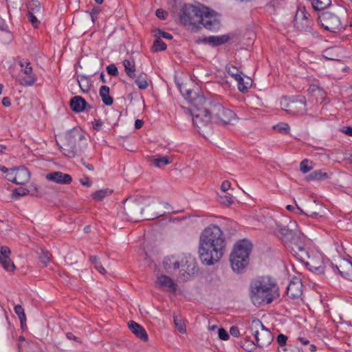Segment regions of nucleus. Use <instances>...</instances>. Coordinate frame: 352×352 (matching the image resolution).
Wrapping results in <instances>:
<instances>
[{"instance_id": "nucleus-1", "label": "nucleus", "mask_w": 352, "mask_h": 352, "mask_svg": "<svg viewBox=\"0 0 352 352\" xmlns=\"http://www.w3.org/2000/svg\"><path fill=\"white\" fill-rule=\"evenodd\" d=\"M225 248V237L219 227L210 225L203 230L199 238V254L204 264L212 265L218 262Z\"/></svg>"}, {"instance_id": "nucleus-2", "label": "nucleus", "mask_w": 352, "mask_h": 352, "mask_svg": "<svg viewBox=\"0 0 352 352\" xmlns=\"http://www.w3.org/2000/svg\"><path fill=\"white\" fill-rule=\"evenodd\" d=\"M163 203L155 197L144 199L135 198L133 201L128 199L124 201V212L131 221H138L141 219H153L163 215L164 212L159 210Z\"/></svg>"}, {"instance_id": "nucleus-3", "label": "nucleus", "mask_w": 352, "mask_h": 352, "mask_svg": "<svg viewBox=\"0 0 352 352\" xmlns=\"http://www.w3.org/2000/svg\"><path fill=\"white\" fill-rule=\"evenodd\" d=\"M198 132L210 124L212 120L219 124H233L237 118L234 111L225 108L219 103L210 102L208 110H201L195 116Z\"/></svg>"}, {"instance_id": "nucleus-4", "label": "nucleus", "mask_w": 352, "mask_h": 352, "mask_svg": "<svg viewBox=\"0 0 352 352\" xmlns=\"http://www.w3.org/2000/svg\"><path fill=\"white\" fill-rule=\"evenodd\" d=\"M279 296L276 283L269 277H261L251 282L250 298L253 304H270Z\"/></svg>"}, {"instance_id": "nucleus-5", "label": "nucleus", "mask_w": 352, "mask_h": 352, "mask_svg": "<svg viewBox=\"0 0 352 352\" xmlns=\"http://www.w3.org/2000/svg\"><path fill=\"white\" fill-rule=\"evenodd\" d=\"M63 153L69 157L80 155L86 145V139L80 129L74 128L56 140Z\"/></svg>"}, {"instance_id": "nucleus-6", "label": "nucleus", "mask_w": 352, "mask_h": 352, "mask_svg": "<svg viewBox=\"0 0 352 352\" xmlns=\"http://www.w3.org/2000/svg\"><path fill=\"white\" fill-rule=\"evenodd\" d=\"M252 244L248 240H242L235 245L230 256L232 269L234 272L241 273L249 264V255Z\"/></svg>"}, {"instance_id": "nucleus-7", "label": "nucleus", "mask_w": 352, "mask_h": 352, "mask_svg": "<svg viewBox=\"0 0 352 352\" xmlns=\"http://www.w3.org/2000/svg\"><path fill=\"white\" fill-rule=\"evenodd\" d=\"M179 89L184 98L192 105L190 111L192 116L193 124L197 128L195 116L197 112H199L201 110H208V105L210 102H206V98L198 89L197 91L192 90L187 88L186 86L180 87Z\"/></svg>"}, {"instance_id": "nucleus-8", "label": "nucleus", "mask_w": 352, "mask_h": 352, "mask_svg": "<svg viewBox=\"0 0 352 352\" xmlns=\"http://www.w3.org/2000/svg\"><path fill=\"white\" fill-rule=\"evenodd\" d=\"M250 330L254 335L257 346L263 348L269 346L274 340L271 331L258 319H254L250 323Z\"/></svg>"}, {"instance_id": "nucleus-9", "label": "nucleus", "mask_w": 352, "mask_h": 352, "mask_svg": "<svg viewBox=\"0 0 352 352\" xmlns=\"http://www.w3.org/2000/svg\"><path fill=\"white\" fill-rule=\"evenodd\" d=\"M202 6L193 5H185L180 12V21L184 25H199V20L201 12Z\"/></svg>"}, {"instance_id": "nucleus-10", "label": "nucleus", "mask_w": 352, "mask_h": 352, "mask_svg": "<svg viewBox=\"0 0 352 352\" xmlns=\"http://www.w3.org/2000/svg\"><path fill=\"white\" fill-rule=\"evenodd\" d=\"M318 21L321 26L329 32H336L341 30V22L339 17L331 12L321 13Z\"/></svg>"}, {"instance_id": "nucleus-11", "label": "nucleus", "mask_w": 352, "mask_h": 352, "mask_svg": "<svg viewBox=\"0 0 352 352\" xmlns=\"http://www.w3.org/2000/svg\"><path fill=\"white\" fill-rule=\"evenodd\" d=\"M199 20V25L201 24L205 28L209 30H217L219 28L220 23L215 12L210 10L208 8L202 6V10Z\"/></svg>"}, {"instance_id": "nucleus-12", "label": "nucleus", "mask_w": 352, "mask_h": 352, "mask_svg": "<svg viewBox=\"0 0 352 352\" xmlns=\"http://www.w3.org/2000/svg\"><path fill=\"white\" fill-rule=\"evenodd\" d=\"M309 16V14L306 13L305 8H298L294 17V26L300 31L309 32L311 21Z\"/></svg>"}, {"instance_id": "nucleus-13", "label": "nucleus", "mask_w": 352, "mask_h": 352, "mask_svg": "<svg viewBox=\"0 0 352 352\" xmlns=\"http://www.w3.org/2000/svg\"><path fill=\"white\" fill-rule=\"evenodd\" d=\"M179 277L186 280L197 271V262L191 256L185 257L180 262Z\"/></svg>"}, {"instance_id": "nucleus-14", "label": "nucleus", "mask_w": 352, "mask_h": 352, "mask_svg": "<svg viewBox=\"0 0 352 352\" xmlns=\"http://www.w3.org/2000/svg\"><path fill=\"white\" fill-rule=\"evenodd\" d=\"M19 65L21 67V71L27 75L26 77L23 78L21 84L23 86H31L36 80V77L32 74V67L30 65V63L28 60L21 59L19 61Z\"/></svg>"}, {"instance_id": "nucleus-15", "label": "nucleus", "mask_w": 352, "mask_h": 352, "mask_svg": "<svg viewBox=\"0 0 352 352\" xmlns=\"http://www.w3.org/2000/svg\"><path fill=\"white\" fill-rule=\"evenodd\" d=\"M299 237L294 236L292 238V250L294 255L302 263H305L309 258L308 252L304 248L303 243L299 241Z\"/></svg>"}, {"instance_id": "nucleus-16", "label": "nucleus", "mask_w": 352, "mask_h": 352, "mask_svg": "<svg viewBox=\"0 0 352 352\" xmlns=\"http://www.w3.org/2000/svg\"><path fill=\"white\" fill-rule=\"evenodd\" d=\"M328 268L334 272L338 271L342 277L346 279H352V263L349 261L343 260L339 265L331 263L328 265Z\"/></svg>"}, {"instance_id": "nucleus-17", "label": "nucleus", "mask_w": 352, "mask_h": 352, "mask_svg": "<svg viewBox=\"0 0 352 352\" xmlns=\"http://www.w3.org/2000/svg\"><path fill=\"white\" fill-rule=\"evenodd\" d=\"M308 259L309 260H307V261L305 263V265L309 267V270L316 274H324L327 268V270H329L328 266H326L324 264L322 256L320 255H317L314 258L309 257Z\"/></svg>"}, {"instance_id": "nucleus-18", "label": "nucleus", "mask_w": 352, "mask_h": 352, "mask_svg": "<svg viewBox=\"0 0 352 352\" xmlns=\"http://www.w3.org/2000/svg\"><path fill=\"white\" fill-rule=\"evenodd\" d=\"M302 285L298 278L292 280L287 287V295L288 297L295 299L302 295Z\"/></svg>"}, {"instance_id": "nucleus-19", "label": "nucleus", "mask_w": 352, "mask_h": 352, "mask_svg": "<svg viewBox=\"0 0 352 352\" xmlns=\"http://www.w3.org/2000/svg\"><path fill=\"white\" fill-rule=\"evenodd\" d=\"M157 285L166 291L175 292L177 290V285L173 279L166 275H160L156 280Z\"/></svg>"}, {"instance_id": "nucleus-20", "label": "nucleus", "mask_w": 352, "mask_h": 352, "mask_svg": "<svg viewBox=\"0 0 352 352\" xmlns=\"http://www.w3.org/2000/svg\"><path fill=\"white\" fill-rule=\"evenodd\" d=\"M305 106L306 102L302 98L292 100L288 112L296 115H302L306 112Z\"/></svg>"}, {"instance_id": "nucleus-21", "label": "nucleus", "mask_w": 352, "mask_h": 352, "mask_svg": "<svg viewBox=\"0 0 352 352\" xmlns=\"http://www.w3.org/2000/svg\"><path fill=\"white\" fill-rule=\"evenodd\" d=\"M70 107L73 111L80 113L86 109L87 107L91 109V107L87 104L86 100L80 96L73 97L69 102Z\"/></svg>"}, {"instance_id": "nucleus-22", "label": "nucleus", "mask_w": 352, "mask_h": 352, "mask_svg": "<svg viewBox=\"0 0 352 352\" xmlns=\"http://www.w3.org/2000/svg\"><path fill=\"white\" fill-rule=\"evenodd\" d=\"M0 171L3 173L14 176H30V173L24 166L8 168L0 165Z\"/></svg>"}, {"instance_id": "nucleus-23", "label": "nucleus", "mask_w": 352, "mask_h": 352, "mask_svg": "<svg viewBox=\"0 0 352 352\" xmlns=\"http://www.w3.org/2000/svg\"><path fill=\"white\" fill-rule=\"evenodd\" d=\"M129 329L134 333L138 338L143 341L148 340V335L145 329L140 326L138 323L133 320H131L128 323Z\"/></svg>"}, {"instance_id": "nucleus-24", "label": "nucleus", "mask_w": 352, "mask_h": 352, "mask_svg": "<svg viewBox=\"0 0 352 352\" xmlns=\"http://www.w3.org/2000/svg\"><path fill=\"white\" fill-rule=\"evenodd\" d=\"M163 265L166 273L172 274L180 267V262L174 256L166 257L163 261Z\"/></svg>"}, {"instance_id": "nucleus-25", "label": "nucleus", "mask_w": 352, "mask_h": 352, "mask_svg": "<svg viewBox=\"0 0 352 352\" xmlns=\"http://www.w3.org/2000/svg\"><path fill=\"white\" fill-rule=\"evenodd\" d=\"M149 162L151 165L157 167L162 168L166 165H168L172 162V159L166 155H157L155 156H152L149 159Z\"/></svg>"}, {"instance_id": "nucleus-26", "label": "nucleus", "mask_w": 352, "mask_h": 352, "mask_svg": "<svg viewBox=\"0 0 352 352\" xmlns=\"http://www.w3.org/2000/svg\"><path fill=\"white\" fill-rule=\"evenodd\" d=\"M229 39V36L227 35L222 36H210L206 37L203 39V41L206 43L212 45V46H218L226 43Z\"/></svg>"}, {"instance_id": "nucleus-27", "label": "nucleus", "mask_w": 352, "mask_h": 352, "mask_svg": "<svg viewBox=\"0 0 352 352\" xmlns=\"http://www.w3.org/2000/svg\"><path fill=\"white\" fill-rule=\"evenodd\" d=\"M99 94L104 104L109 106L113 104V99L109 95V87L107 85H102L99 90Z\"/></svg>"}, {"instance_id": "nucleus-28", "label": "nucleus", "mask_w": 352, "mask_h": 352, "mask_svg": "<svg viewBox=\"0 0 352 352\" xmlns=\"http://www.w3.org/2000/svg\"><path fill=\"white\" fill-rule=\"evenodd\" d=\"M123 65L124 67V71L127 76L130 78H135V61L133 59L128 60L125 59L123 61Z\"/></svg>"}, {"instance_id": "nucleus-29", "label": "nucleus", "mask_w": 352, "mask_h": 352, "mask_svg": "<svg viewBox=\"0 0 352 352\" xmlns=\"http://www.w3.org/2000/svg\"><path fill=\"white\" fill-rule=\"evenodd\" d=\"M240 346L248 352H254L256 349L257 344L246 338L240 342Z\"/></svg>"}, {"instance_id": "nucleus-30", "label": "nucleus", "mask_w": 352, "mask_h": 352, "mask_svg": "<svg viewBox=\"0 0 352 352\" xmlns=\"http://www.w3.org/2000/svg\"><path fill=\"white\" fill-rule=\"evenodd\" d=\"M174 324L177 330L182 333H185L186 328L183 318L179 315H175L173 318Z\"/></svg>"}, {"instance_id": "nucleus-31", "label": "nucleus", "mask_w": 352, "mask_h": 352, "mask_svg": "<svg viewBox=\"0 0 352 352\" xmlns=\"http://www.w3.org/2000/svg\"><path fill=\"white\" fill-rule=\"evenodd\" d=\"M227 72L232 76L236 81H243V77L241 76V72H239L238 68L233 65L227 66Z\"/></svg>"}, {"instance_id": "nucleus-32", "label": "nucleus", "mask_w": 352, "mask_h": 352, "mask_svg": "<svg viewBox=\"0 0 352 352\" xmlns=\"http://www.w3.org/2000/svg\"><path fill=\"white\" fill-rule=\"evenodd\" d=\"M89 261L92 265H94L95 269L100 274H104L106 273L105 269L100 262L99 258L96 256H91L89 257Z\"/></svg>"}, {"instance_id": "nucleus-33", "label": "nucleus", "mask_w": 352, "mask_h": 352, "mask_svg": "<svg viewBox=\"0 0 352 352\" xmlns=\"http://www.w3.org/2000/svg\"><path fill=\"white\" fill-rule=\"evenodd\" d=\"M331 3V0H314L312 6L316 10H322L329 6Z\"/></svg>"}, {"instance_id": "nucleus-34", "label": "nucleus", "mask_w": 352, "mask_h": 352, "mask_svg": "<svg viewBox=\"0 0 352 352\" xmlns=\"http://www.w3.org/2000/svg\"><path fill=\"white\" fill-rule=\"evenodd\" d=\"M314 164L309 160H303L300 164V170L302 173L305 174L314 168Z\"/></svg>"}, {"instance_id": "nucleus-35", "label": "nucleus", "mask_w": 352, "mask_h": 352, "mask_svg": "<svg viewBox=\"0 0 352 352\" xmlns=\"http://www.w3.org/2000/svg\"><path fill=\"white\" fill-rule=\"evenodd\" d=\"M112 190L110 189H102L96 191L92 195L93 199L96 201H101L105 197L111 195Z\"/></svg>"}, {"instance_id": "nucleus-36", "label": "nucleus", "mask_w": 352, "mask_h": 352, "mask_svg": "<svg viewBox=\"0 0 352 352\" xmlns=\"http://www.w3.org/2000/svg\"><path fill=\"white\" fill-rule=\"evenodd\" d=\"M15 314L18 316L21 327H23L24 324H25L26 322V316L24 312L23 309L20 305H17L14 308Z\"/></svg>"}, {"instance_id": "nucleus-37", "label": "nucleus", "mask_w": 352, "mask_h": 352, "mask_svg": "<svg viewBox=\"0 0 352 352\" xmlns=\"http://www.w3.org/2000/svg\"><path fill=\"white\" fill-rule=\"evenodd\" d=\"M219 201L226 206H229L233 203L232 195L230 192H228L226 195H219Z\"/></svg>"}, {"instance_id": "nucleus-38", "label": "nucleus", "mask_w": 352, "mask_h": 352, "mask_svg": "<svg viewBox=\"0 0 352 352\" xmlns=\"http://www.w3.org/2000/svg\"><path fill=\"white\" fill-rule=\"evenodd\" d=\"M28 12L38 13L41 10V4L37 0H32L28 4Z\"/></svg>"}, {"instance_id": "nucleus-39", "label": "nucleus", "mask_w": 352, "mask_h": 352, "mask_svg": "<svg viewBox=\"0 0 352 352\" xmlns=\"http://www.w3.org/2000/svg\"><path fill=\"white\" fill-rule=\"evenodd\" d=\"M238 82V89L241 92L248 91V89L252 85V80L250 78H247L246 80H244L243 78V81H237Z\"/></svg>"}, {"instance_id": "nucleus-40", "label": "nucleus", "mask_w": 352, "mask_h": 352, "mask_svg": "<svg viewBox=\"0 0 352 352\" xmlns=\"http://www.w3.org/2000/svg\"><path fill=\"white\" fill-rule=\"evenodd\" d=\"M38 258L44 266H47L50 261L51 254L48 251L42 249L39 253Z\"/></svg>"}, {"instance_id": "nucleus-41", "label": "nucleus", "mask_w": 352, "mask_h": 352, "mask_svg": "<svg viewBox=\"0 0 352 352\" xmlns=\"http://www.w3.org/2000/svg\"><path fill=\"white\" fill-rule=\"evenodd\" d=\"M3 267L7 271H12L15 269L14 263L10 258V256L6 257L3 259L0 260Z\"/></svg>"}, {"instance_id": "nucleus-42", "label": "nucleus", "mask_w": 352, "mask_h": 352, "mask_svg": "<svg viewBox=\"0 0 352 352\" xmlns=\"http://www.w3.org/2000/svg\"><path fill=\"white\" fill-rule=\"evenodd\" d=\"M49 182L60 184H69L72 177H47Z\"/></svg>"}, {"instance_id": "nucleus-43", "label": "nucleus", "mask_w": 352, "mask_h": 352, "mask_svg": "<svg viewBox=\"0 0 352 352\" xmlns=\"http://www.w3.org/2000/svg\"><path fill=\"white\" fill-rule=\"evenodd\" d=\"M166 49V43L159 37L154 41L153 45V50L155 52L163 51Z\"/></svg>"}, {"instance_id": "nucleus-44", "label": "nucleus", "mask_w": 352, "mask_h": 352, "mask_svg": "<svg viewBox=\"0 0 352 352\" xmlns=\"http://www.w3.org/2000/svg\"><path fill=\"white\" fill-rule=\"evenodd\" d=\"M79 87L83 92H87L89 91L88 80L85 76H80L77 79Z\"/></svg>"}, {"instance_id": "nucleus-45", "label": "nucleus", "mask_w": 352, "mask_h": 352, "mask_svg": "<svg viewBox=\"0 0 352 352\" xmlns=\"http://www.w3.org/2000/svg\"><path fill=\"white\" fill-rule=\"evenodd\" d=\"M274 129L277 130L278 132L287 134L289 133V126L287 123L281 122L274 126Z\"/></svg>"}, {"instance_id": "nucleus-46", "label": "nucleus", "mask_w": 352, "mask_h": 352, "mask_svg": "<svg viewBox=\"0 0 352 352\" xmlns=\"http://www.w3.org/2000/svg\"><path fill=\"white\" fill-rule=\"evenodd\" d=\"M135 82L140 89H144L147 88L148 85L147 80L144 78H142V76H138L137 79H135Z\"/></svg>"}, {"instance_id": "nucleus-47", "label": "nucleus", "mask_w": 352, "mask_h": 352, "mask_svg": "<svg viewBox=\"0 0 352 352\" xmlns=\"http://www.w3.org/2000/svg\"><path fill=\"white\" fill-rule=\"evenodd\" d=\"M287 339H288L287 337L283 334H279L277 336L276 340L279 344L278 349H283V348L288 346L289 344H287Z\"/></svg>"}, {"instance_id": "nucleus-48", "label": "nucleus", "mask_w": 352, "mask_h": 352, "mask_svg": "<svg viewBox=\"0 0 352 352\" xmlns=\"http://www.w3.org/2000/svg\"><path fill=\"white\" fill-rule=\"evenodd\" d=\"M29 192V190L25 188L19 187L13 190L12 195L14 197H21L26 195Z\"/></svg>"}, {"instance_id": "nucleus-49", "label": "nucleus", "mask_w": 352, "mask_h": 352, "mask_svg": "<svg viewBox=\"0 0 352 352\" xmlns=\"http://www.w3.org/2000/svg\"><path fill=\"white\" fill-rule=\"evenodd\" d=\"M278 352H300V350L294 345L289 344L287 347L278 349Z\"/></svg>"}, {"instance_id": "nucleus-50", "label": "nucleus", "mask_w": 352, "mask_h": 352, "mask_svg": "<svg viewBox=\"0 0 352 352\" xmlns=\"http://www.w3.org/2000/svg\"><path fill=\"white\" fill-rule=\"evenodd\" d=\"M11 251L7 246H2L0 250V260L10 256Z\"/></svg>"}, {"instance_id": "nucleus-51", "label": "nucleus", "mask_w": 352, "mask_h": 352, "mask_svg": "<svg viewBox=\"0 0 352 352\" xmlns=\"http://www.w3.org/2000/svg\"><path fill=\"white\" fill-rule=\"evenodd\" d=\"M107 72L109 75L113 76H117L118 75V68L113 64H111L107 67Z\"/></svg>"}, {"instance_id": "nucleus-52", "label": "nucleus", "mask_w": 352, "mask_h": 352, "mask_svg": "<svg viewBox=\"0 0 352 352\" xmlns=\"http://www.w3.org/2000/svg\"><path fill=\"white\" fill-rule=\"evenodd\" d=\"M291 104V101H289L286 97H283L280 100V106L281 108L288 112L289 107Z\"/></svg>"}, {"instance_id": "nucleus-53", "label": "nucleus", "mask_w": 352, "mask_h": 352, "mask_svg": "<svg viewBox=\"0 0 352 352\" xmlns=\"http://www.w3.org/2000/svg\"><path fill=\"white\" fill-rule=\"evenodd\" d=\"M221 189L222 192L225 193L229 190H230L231 191L233 190V189L231 188V182L228 180H225L222 182L221 185Z\"/></svg>"}, {"instance_id": "nucleus-54", "label": "nucleus", "mask_w": 352, "mask_h": 352, "mask_svg": "<svg viewBox=\"0 0 352 352\" xmlns=\"http://www.w3.org/2000/svg\"><path fill=\"white\" fill-rule=\"evenodd\" d=\"M219 338L223 340H228L229 339V334L223 328H220L218 331Z\"/></svg>"}, {"instance_id": "nucleus-55", "label": "nucleus", "mask_w": 352, "mask_h": 352, "mask_svg": "<svg viewBox=\"0 0 352 352\" xmlns=\"http://www.w3.org/2000/svg\"><path fill=\"white\" fill-rule=\"evenodd\" d=\"M34 14L35 13L28 12V19L30 20V21L32 23V24L34 27H37L39 22L37 20L36 17L35 16Z\"/></svg>"}, {"instance_id": "nucleus-56", "label": "nucleus", "mask_w": 352, "mask_h": 352, "mask_svg": "<svg viewBox=\"0 0 352 352\" xmlns=\"http://www.w3.org/2000/svg\"><path fill=\"white\" fill-rule=\"evenodd\" d=\"M155 36H158L160 38V37H162V38H164L166 39H169V40L173 38V36L170 34L164 32L161 30H158L157 35L156 34Z\"/></svg>"}, {"instance_id": "nucleus-57", "label": "nucleus", "mask_w": 352, "mask_h": 352, "mask_svg": "<svg viewBox=\"0 0 352 352\" xmlns=\"http://www.w3.org/2000/svg\"><path fill=\"white\" fill-rule=\"evenodd\" d=\"M20 179H18V177H12V179H10V181H11L13 183H15L16 184H25L27 182H28V179L25 177H20L19 178Z\"/></svg>"}, {"instance_id": "nucleus-58", "label": "nucleus", "mask_w": 352, "mask_h": 352, "mask_svg": "<svg viewBox=\"0 0 352 352\" xmlns=\"http://www.w3.org/2000/svg\"><path fill=\"white\" fill-rule=\"evenodd\" d=\"M156 16L161 19H165L167 12L162 9H157L155 12Z\"/></svg>"}, {"instance_id": "nucleus-59", "label": "nucleus", "mask_w": 352, "mask_h": 352, "mask_svg": "<svg viewBox=\"0 0 352 352\" xmlns=\"http://www.w3.org/2000/svg\"><path fill=\"white\" fill-rule=\"evenodd\" d=\"M230 333L234 337H238L239 336V330L236 326H232L230 327Z\"/></svg>"}, {"instance_id": "nucleus-60", "label": "nucleus", "mask_w": 352, "mask_h": 352, "mask_svg": "<svg viewBox=\"0 0 352 352\" xmlns=\"http://www.w3.org/2000/svg\"><path fill=\"white\" fill-rule=\"evenodd\" d=\"M309 91H310L311 92H316V94H323V91L316 85H311L309 87Z\"/></svg>"}, {"instance_id": "nucleus-61", "label": "nucleus", "mask_w": 352, "mask_h": 352, "mask_svg": "<svg viewBox=\"0 0 352 352\" xmlns=\"http://www.w3.org/2000/svg\"><path fill=\"white\" fill-rule=\"evenodd\" d=\"M341 131L352 137V126H344L341 129Z\"/></svg>"}, {"instance_id": "nucleus-62", "label": "nucleus", "mask_w": 352, "mask_h": 352, "mask_svg": "<svg viewBox=\"0 0 352 352\" xmlns=\"http://www.w3.org/2000/svg\"><path fill=\"white\" fill-rule=\"evenodd\" d=\"M332 51H333L332 48L326 50L323 54L324 57L329 60H334L335 59L334 58L330 56Z\"/></svg>"}, {"instance_id": "nucleus-63", "label": "nucleus", "mask_w": 352, "mask_h": 352, "mask_svg": "<svg viewBox=\"0 0 352 352\" xmlns=\"http://www.w3.org/2000/svg\"><path fill=\"white\" fill-rule=\"evenodd\" d=\"M98 12H99V10H97V9H93V10L90 12L89 14H90V16H91V20H92V21H93V22H94V21H95L96 18V16H97V15H98Z\"/></svg>"}, {"instance_id": "nucleus-64", "label": "nucleus", "mask_w": 352, "mask_h": 352, "mask_svg": "<svg viewBox=\"0 0 352 352\" xmlns=\"http://www.w3.org/2000/svg\"><path fill=\"white\" fill-rule=\"evenodd\" d=\"M0 30L4 32H9L8 26L3 20H0Z\"/></svg>"}]
</instances>
